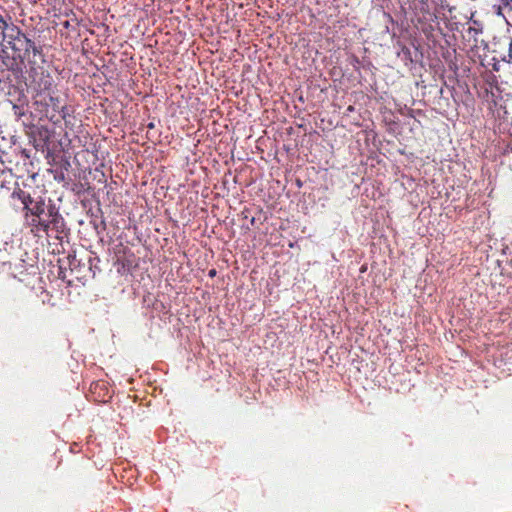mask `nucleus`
Wrapping results in <instances>:
<instances>
[{
	"mask_svg": "<svg viewBox=\"0 0 512 512\" xmlns=\"http://www.w3.org/2000/svg\"><path fill=\"white\" fill-rule=\"evenodd\" d=\"M47 216L49 218V231H55L56 238L61 239V235L66 233V224L64 218L54 205L48 206Z\"/></svg>",
	"mask_w": 512,
	"mask_h": 512,
	"instance_id": "f257e3e1",
	"label": "nucleus"
},
{
	"mask_svg": "<svg viewBox=\"0 0 512 512\" xmlns=\"http://www.w3.org/2000/svg\"><path fill=\"white\" fill-rule=\"evenodd\" d=\"M25 225L30 229L34 236H40L45 233L49 236V218L48 216H37L24 219Z\"/></svg>",
	"mask_w": 512,
	"mask_h": 512,
	"instance_id": "f03ea898",
	"label": "nucleus"
},
{
	"mask_svg": "<svg viewBox=\"0 0 512 512\" xmlns=\"http://www.w3.org/2000/svg\"><path fill=\"white\" fill-rule=\"evenodd\" d=\"M21 200L25 211L24 219L37 216H47L45 202L42 199L35 201L32 206H29L26 203V198H21Z\"/></svg>",
	"mask_w": 512,
	"mask_h": 512,
	"instance_id": "7ed1b4c3",
	"label": "nucleus"
},
{
	"mask_svg": "<svg viewBox=\"0 0 512 512\" xmlns=\"http://www.w3.org/2000/svg\"><path fill=\"white\" fill-rule=\"evenodd\" d=\"M8 28L7 22L0 15V44L5 40V30Z\"/></svg>",
	"mask_w": 512,
	"mask_h": 512,
	"instance_id": "20e7f679",
	"label": "nucleus"
},
{
	"mask_svg": "<svg viewBox=\"0 0 512 512\" xmlns=\"http://www.w3.org/2000/svg\"><path fill=\"white\" fill-rule=\"evenodd\" d=\"M22 36L26 43L25 50L26 51L32 50L33 53L36 54L38 52V48L36 47L35 43L31 39L27 38L25 35H22Z\"/></svg>",
	"mask_w": 512,
	"mask_h": 512,
	"instance_id": "39448f33",
	"label": "nucleus"
},
{
	"mask_svg": "<svg viewBox=\"0 0 512 512\" xmlns=\"http://www.w3.org/2000/svg\"><path fill=\"white\" fill-rule=\"evenodd\" d=\"M473 24L475 26H470L469 27V33H473L474 36L482 33V28L479 26L478 21H473Z\"/></svg>",
	"mask_w": 512,
	"mask_h": 512,
	"instance_id": "423d86ee",
	"label": "nucleus"
},
{
	"mask_svg": "<svg viewBox=\"0 0 512 512\" xmlns=\"http://www.w3.org/2000/svg\"><path fill=\"white\" fill-rule=\"evenodd\" d=\"M503 61H505L509 64H512V40L509 43L508 54H507V56L503 57Z\"/></svg>",
	"mask_w": 512,
	"mask_h": 512,
	"instance_id": "0eeeda50",
	"label": "nucleus"
},
{
	"mask_svg": "<svg viewBox=\"0 0 512 512\" xmlns=\"http://www.w3.org/2000/svg\"><path fill=\"white\" fill-rule=\"evenodd\" d=\"M22 198H26V203H27L29 206H32V205H33V203L35 202V201H33V200H32V198H31V196H30V195H23V197H22Z\"/></svg>",
	"mask_w": 512,
	"mask_h": 512,
	"instance_id": "6e6552de",
	"label": "nucleus"
},
{
	"mask_svg": "<svg viewBox=\"0 0 512 512\" xmlns=\"http://www.w3.org/2000/svg\"><path fill=\"white\" fill-rule=\"evenodd\" d=\"M214 274H215L214 270L210 271V275H214Z\"/></svg>",
	"mask_w": 512,
	"mask_h": 512,
	"instance_id": "1a4fd4ad",
	"label": "nucleus"
}]
</instances>
